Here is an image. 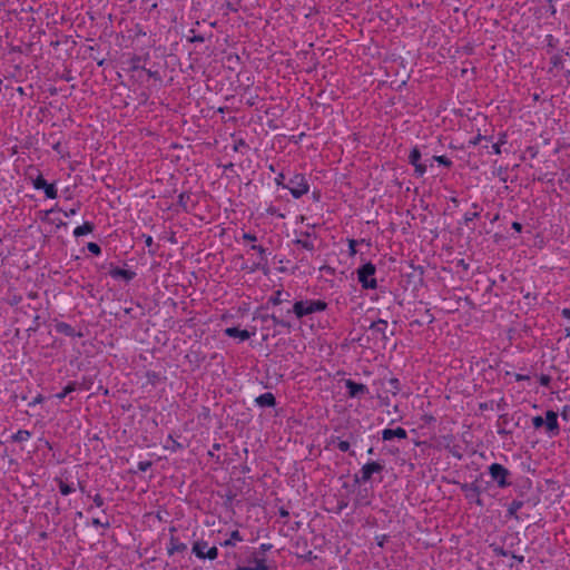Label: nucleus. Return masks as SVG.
<instances>
[{
    "label": "nucleus",
    "instance_id": "f257e3e1",
    "mask_svg": "<svg viewBox=\"0 0 570 570\" xmlns=\"http://www.w3.org/2000/svg\"><path fill=\"white\" fill-rule=\"evenodd\" d=\"M327 308V303L321 299H306V301H297L293 305L292 312L296 315L297 318H302L306 315H311L313 313L323 312ZM288 314L291 311L287 312Z\"/></svg>",
    "mask_w": 570,
    "mask_h": 570
},
{
    "label": "nucleus",
    "instance_id": "f03ea898",
    "mask_svg": "<svg viewBox=\"0 0 570 570\" xmlns=\"http://www.w3.org/2000/svg\"><path fill=\"white\" fill-rule=\"evenodd\" d=\"M283 187L287 188L291 195L296 199L301 198L309 190V185L304 174H295Z\"/></svg>",
    "mask_w": 570,
    "mask_h": 570
},
{
    "label": "nucleus",
    "instance_id": "7ed1b4c3",
    "mask_svg": "<svg viewBox=\"0 0 570 570\" xmlns=\"http://www.w3.org/2000/svg\"><path fill=\"white\" fill-rule=\"evenodd\" d=\"M385 466L379 461H370L365 463L358 473L354 474V482L357 484L367 483L374 474H380Z\"/></svg>",
    "mask_w": 570,
    "mask_h": 570
},
{
    "label": "nucleus",
    "instance_id": "20e7f679",
    "mask_svg": "<svg viewBox=\"0 0 570 570\" xmlns=\"http://www.w3.org/2000/svg\"><path fill=\"white\" fill-rule=\"evenodd\" d=\"M376 267L371 262L365 263L357 269V278L362 287L374 289L377 287V282L374 277Z\"/></svg>",
    "mask_w": 570,
    "mask_h": 570
},
{
    "label": "nucleus",
    "instance_id": "39448f33",
    "mask_svg": "<svg viewBox=\"0 0 570 570\" xmlns=\"http://www.w3.org/2000/svg\"><path fill=\"white\" fill-rule=\"evenodd\" d=\"M488 470L492 481L495 482L500 489L511 485V472L505 466L500 463H492Z\"/></svg>",
    "mask_w": 570,
    "mask_h": 570
},
{
    "label": "nucleus",
    "instance_id": "423d86ee",
    "mask_svg": "<svg viewBox=\"0 0 570 570\" xmlns=\"http://www.w3.org/2000/svg\"><path fill=\"white\" fill-rule=\"evenodd\" d=\"M191 552L198 558V559H209L215 560L218 557V549L217 547L213 546L209 547L208 542L205 540H197L193 543Z\"/></svg>",
    "mask_w": 570,
    "mask_h": 570
},
{
    "label": "nucleus",
    "instance_id": "0eeeda50",
    "mask_svg": "<svg viewBox=\"0 0 570 570\" xmlns=\"http://www.w3.org/2000/svg\"><path fill=\"white\" fill-rule=\"evenodd\" d=\"M460 488L469 502H473L481 508L484 505L483 500L480 498L481 487L479 484V480L471 483H463Z\"/></svg>",
    "mask_w": 570,
    "mask_h": 570
},
{
    "label": "nucleus",
    "instance_id": "6e6552de",
    "mask_svg": "<svg viewBox=\"0 0 570 570\" xmlns=\"http://www.w3.org/2000/svg\"><path fill=\"white\" fill-rule=\"evenodd\" d=\"M36 171L38 173V175L35 178L31 175H29V178L32 180V186L35 187V189H42L47 198H57L58 191L55 184L47 183L42 174L38 169H36Z\"/></svg>",
    "mask_w": 570,
    "mask_h": 570
},
{
    "label": "nucleus",
    "instance_id": "1a4fd4ad",
    "mask_svg": "<svg viewBox=\"0 0 570 570\" xmlns=\"http://www.w3.org/2000/svg\"><path fill=\"white\" fill-rule=\"evenodd\" d=\"M250 250H255L258 254V262L254 263L248 269L249 272L263 271L264 274L268 273V259H267V248L262 245H250Z\"/></svg>",
    "mask_w": 570,
    "mask_h": 570
},
{
    "label": "nucleus",
    "instance_id": "9d476101",
    "mask_svg": "<svg viewBox=\"0 0 570 570\" xmlns=\"http://www.w3.org/2000/svg\"><path fill=\"white\" fill-rule=\"evenodd\" d=\"M544 429L547 434L550 436H557L560 433L558 414L552 410H548L546 412Z\"/></svg>",
    "mask_w": 570,
    "mask_h": 570
},
{
    "label": "nucleus",
    "instance_id": "9b49d317",
    "mask_svg": "<svg viewBox=\"0 0 570 570\" xmlns=\"http://www.w3.org/2000/svg\"><path fill=\"white\" fill-rule=\"evenodd\" d=\"M409 163L414 166V173L416 176L422 177L428 169L426 164L421 163V151L417 147H414L409 155Z\"/></svg>",
    "mask_w": 570,
    "mask_h": 570
},
{
    "label": "nucleus",
    "instance_id": "f8f14e48",
    "mask_svg": "<svg viewBox=\"0 0 570 570\" xmlns=\"http://www.w3.org/2000/svg\"><path fill=\"white\" fill-rule=\"evenodd\" d=\"M387 321L380 318L375 322H372L371 325L368 326V330L372 332L373 335H381L382 340L387 341L389 335H394V331L387 333Z\"/></svg>",
    "mask_w": 570,
    "mask_h": 570
},
{
    "label": "nucleus",
    "instance_id": "ddd939ff",
    "mask_svg": "<svg viewBox=\"0 0 570 570\" xmlns=\"http://www.w3.org/2000/svg\"><path fill=\"white\" fill-rule=\"evenodd\" d=\"M345 387L350 397H360L368 393V387L365 384L357 383L353 380L345 381Z\"/></svg>",
    "mask_w": 570,
    "mask_h": 570
},
{
    "label": "nucleus",
    "instance_id": "4468645a",
    "mask_svg": "<svg viewBox=\"0 0 570 570\" xmlns=\"http://www.w3.org/2000/svg\"><path fill=\"white\" fill-rule=\"evenodd\" d=\"M169 531H170L171 535L169 539V544L167 547V553L169 556H173L175 553L186 551L187 550L186 543L180 542L179 539L174 535V533L176 532V528L171 527L169 529Z\"/></svg>",
    "mask_w": 570,
    "mask_h": 570
},
{
    "label": "nucleus",
    "instance_id": "2eb2a0df",
    "mask_svg": "<svg viewBox=\"0 0 570 570\" xmlns=\"http://www.w3.org/2000/svg\"><path fill=\"white\" fill-rule=\"evenodd\" d=\"M248 566H252V570H276V566L266 564L265 557L257 552L253 553L252 558L248 559Z\"/></svg>",
    "mask_w": 570,
    "mask_h": 570
},
{
    "label": "nucleus",
    "instance_id": "dca6fc26",
    "mask_svg": "<svg viewBox=\"0 0 570 570\" xmlns=\"http://www.w3.org/2000/svg\"><path fill=\"white\" fill-rule=\"evenodd\" d=\"M350 440H354V436L353 434L351 433L350 434V439L348 440H342L341 438L338 436H331L330 441H328V445H335L337 446V449L342 452H348L350 455L354 456L355 455V452L354 451H351V443H350Z\"/></svg>",
    "mask_w": 570,
    "mask_h": 570
},
{
    "label": "nucleus",
    "instance_id": "f3484780",
    "mask_svg": "<svg viewBox=\"0 0 570 570\" xmlns=\"http://www.w3.org/2000/svg\"><path fill=\"white\" fill-rule=\"evenodd\" d=\"M109 275L112 278H122L126 282H130V281H132L135 278L136 273L134 271H130V269H124V268H120L118 266H115V267L110 268Z\"/></svg>",
    "mask_w": 570,
    "mask_h": 570
},
{
    "label": "nucleus",
    "instance_id": "a211bd4d",
    "mask_svg": "<svg viewBox=\"0 0 570 570\" xmlns=\"http://www.w3.org/2000/svg\"><path fill=\"white\" fill-rule=\"evenodd\" d=\"M394 438L406 439L407 432L405 431V429L400 428V426L396 429H385L382 431V439L384 441H390Z\"/></svg>",
    "mask_w": 570,
    "mask_h": 570
},
{
    "label": "nucleus",
    "instance_id": "6ab92c4d",
    "mask_svg": "<svg viewBox=\"0 0 570 570\" xmlns=\"http://www.w3.org/2000/svg\"><path fill=\"white\" fill-rule=\"evenodd\" d=\"M224 333L228 337H238L240 341H246L254 334L247 330H239L238 327H227Z\"/></svg>",
    "mask_w": 570,
    "mask_h": 570
},
{
    "label": "nucleus",
    "instance_id": "aec40b11",
    "mask_svg": "<svg viewBox=\"0 0 570 570\" xmlns=\"http://www.w3.org/2000/svg\"><path fill=\"white\" fill-rule=\"evenodd\" d=\"M255 402L262 407H273L276 405V399L271 392L261 394L256 397Z\"/></svg>",
    "mask_w": 570,
    "mask_h": 570
},
{
    "label": "nucleus",
    "instance_id": "412c9836",
    "mask_svg": "<svg viewBox=\"0 0 570 570\" xmlns=\"http://www.w3.org/2000/svg\"><path fill=\"white\" fill-rule=\"evenodd\" d=\"M291 294L288 292H283L281 289L276 291L267 301V305L272 304L274 306L279 305L283 302H289Z\"/></svg>",
    "mask_w": 570,
    "mask_h": 570
},
{
    "label": "nucleus",
    "instance_id": "4be33fe9",
    "mask_svg": "<svg viewBox=\"0 0 570 570\" xmlns=\"http://www.w3.org/2000/svg\"><path fill=\"white\" fill-rule=\"evenodd\" d=\"M301 235L304 238H296V239L293 240V243L295 245H298V246L303 247L306 250L313 252L315 249V246H314V244L312 242H309L307 239L312 234L308 233V232H303V233H301Z\"/></svg>",
    "mask_w": 570,
    "mask_h": 570
},
{
    "label": "nucleus",
    "instance_id": "5701e85b",
    "mask_svg": "<svg viewBox=\"0 0 570 570\" xmlns=\"http://www.w3.org/2000/svg\"><path fill=\"white\" fill-rule=\"evenodd\" d=\"M56 331L60 334H63L66 336L75 337L76 335L81 336V334H76L75 328L65 322H59L56 324Z\"/></svg>",
    "mask_w": 570,
    "mask_h": 570
},
{
    "label": "nucleus",
    "instance_id": "b1692460",
    "mask_svg": "<svg viewBox=\"0 0 570 570\" xmlns=\"http://www.w3.org/2000/svg\"><path fill=\"white\" fill-rule=\"evenodd\" d=\"M95 229V224L91 222H85L82 225L78 226L73 230L75 237L85 236L87 234L92 233Z\"/></svg>",
    "mask_w": 570,
    "mask_h": 570
},
{
    "label": "nucleus",
    "instance_id": "393cba45",
    "mask_svg": "<svg viewBox=\"0 0 570 570\" xmlns=\"http://www.w3.org/2000/svg\"><path fill=\"white\" fill-rule=\"evenodd\" d=\"M240 541H243V537L240 535V532L238 530H234V531H232L229 539L222 542L220 546H223V547L235 546L236 542H240Z\"/></svg>",
    "mask_w": 570,
    "mask_h": 570
},
{
    "label": "nucleus",
    "instance_id": "a878e982",
    "mask_svg": "<svg viewBox=\"0 0 570 570\" xmlns=\"http://www.w3.org/2000/svg\"><path fill=\"white\" fill-rule=\"evenodd\" d=\"M31 436L30 431L28 430H19L11 436L12 442H23L27 441Z\"/></svg>",
    "mask_w": 570,
    "mask_h": 570
},
{
    "label": "nucleus",
    "instance_id": "bb28decb",
    "mask_svg": "<svg viewBox=\"0 0 570 570\" xmlns=\"http://www.w3.org/2000/svg\"><path fill=\"white\" fill-rule=\"evenodd\" d=\"M436 161L439 163L440 165H443L444 167H448L450 168L452 166V161L450 158H448L446 156H433L431 159H430V166L432 167L433 166V163Z\"/></svg>",
    "mask_w": 570,
    "mask_h": 570
},
{
    "label": "nucleus",
    "instance_id": "cd10ccee",
    "mask_svg": "<svg viewBox=\"0 0 570 570\" xmlns=\"http://www.w3.org/2000/svg\"><path fill=\"white\" fill-rule=\"evenodd\" d=\"M56 482L58 483L59 491L62 495H68L75 491V488L70 487L66 482H63L61 479H56Z\"/></svg>",
    "mask_w": 570,
    "mask_h": 570
},
{
    "label": "nucleus",
    "instance_id": "c85d7f7f",
    "mask_svg": "<svg viewBox=\"0 0 570 570\" xmlns=\"http://www.w3.org/2000/svg\"><path fill=\"white\" fill-rule=\"evenodd\" d=\"M77 389V383L76 382H70L67 386L63 387V390L58 393L56 396L58 399H65L69 393L76 391Z\"/></svg>",
    "mask_w": 570,
    "mask_h": 570
},
{
    "label": "nucleus",
    "instance_id": "c756f323",
    "mask_svg": "<svg viewBox=\"0 0 570 570\" xmlns=\"http://www.w3.org/2000/svg\"><path fill=\"white\" fill-rule=\"evenodd\" d=\"M271 321L273 322V324L276 326V325H279V326H283V327H286V328H289L291 327V323L285 321V320H282L279 317H277L276 315L274 314H271Z\"/></svg>",
    "mask_w": 570,
    "mask_h": 570
},
{
    "label": "nucleus",
    "instance_id": "7c9ffc66",
    "mask_svg": "<svg viewBox=\"0 0 570 570\" xmlns=\"http://www.w3.org/2000/svg\"><path fill=\"white\" fill-rule=\"evenodd\" d=\"M140 61H141V57H139V56H134V57L130 59V65H131L130 69H131V70H138V69H142V70H144V69H145V67H142V66L140 65Z\"/></svg>",
    "mask_w": 570,
    "mask_h": 570
},
{
    "label": "nucleus",
    "instance_id": "2f4dec72",
    "mask_svg": "<svg viewBox=\"0 0 570 570\" xmlns=\"http://www.w3.org/2000/svg\"><path fill=\"white\" fill-rule=\"evenodd\" d=\"M481 140H487L488 142H490L492 140V137L478 134L473 139L469 141V145L476 146L478 144H480Z\"/></svg>",
    "mask_w": 570,
    "mask_h": 570
},
{
    "label": "nucleus",
    "instance_id": "473e14b6",
    "mask_svg": "<svg viewBox=\"0 0 570 570\" xmlns=\"http://www.w3.org/2000/svg\"><path fill=\"white\" fill-rule=\"evenodd\" d=\"M532 425L535 430H539L541 428H544V419L540 415L532 417Z\"/></svg>",
    "mask_w": 570,
    "mask_h": 570
},
{
    "label": "nucleus",
    "instance_id": "72a5a7b5",
    "mask_svg": "<svg viewBox=\"0 0 570 570\" xmlns=\"http://www.w3.org/2000/svg\"><path fill=\"white\" fill-rule=\"evenodd\" d=\"M87 248L94 255H100L101 254V248H100V246L97 243H92V242L88 243L87 244Z\"/></svg>",
    "mask_w": 570,
    "mask_h": 570
},
{
    "label": "nucleus",
    "instance_id": "f704fd0d",
    "mask_svg": "<svg viewBox=\"0 0 570 570\" xmlns=\"http://www.w3.org/2000/svg\"><path fill=\"white\" fill-rule=\"evenodd\" d=\"M190 198V195L187 194V193H181L179 196H178V204L184 208L186 209L187 208V202L189 200Z\"/></svg>",
    "mask_w": 570,
    "mask_h": 570
},
{
    "label": "nucleus",
    "instance_id": "c9c22d12",
    "mask_svg": "<svg viewBox=\"0 0 570 570\" xmlns=\"http://www.w3.org/2000/svg\"><path fill=\"white\" fill-rule=\"evenodd\" d=\"M507 517H509V518H513V519H515L517 521L522 520V518L518 514V510H515V509H514L513 507H511L510 504L508 505Z\"/></svg>",
    "mask_w": 570,
    "mask_h": 570
},
{
    "label": "nucleus",
    "instance_id": "e433bc0d",
    "mask_svg": "<svg viewBox=\"0 0 570 570\" xmlns=\"http://www.w3.org/2000/svg\"><path fill=\"white\" fill-rule=\"evenodd\" d=\"M539 383L540 385L544 386V387H550V384H551V376L550 375H547V374H541L539 376Z\"/></svg>",
    "mask_w": 570,
    "mask_h": 570
},
{
    "label": "nucleus",
    "instance_id": "4c0bfd02",
    "mask_svg": "<svg viewBox=\"0 0 570 570\" xmlns=\"http://www.w3.org/2000/svg\"><path fill=\"white\" fill-rule=\"evenodd\" d=\"M153 465V462L151 461H140L138 462L137 464V469L138 471H141V472H145L147 471L148 469H150Z\"/></svg>",
    "mask_w": 570,
    "mask_h": 570
},
{
    "label": "nucleus",
    "instance_id": "58836bf2",
    "mask_svg": "<svg viewBox=\"0 0 570 570\" xmlns=\"http://www.w3.org/2000/svg\"><path fill=\"white\" fill-rule=\"evenodd\" d=\"M551 63L553 65V67H562L563 66V59H562V56L561 55H554L553 57H551Z\"/></svg>",
    "mask_w": 570,
    "mask_h": 570
},
{
    "label": "nucleus",
    "instance_id": "ea45409f",
    "mask_svg": "<svg viewBox=\"0 0 570 570\" xmlns=\"http://www.w3.org/2000/svg\"><path fill=\"white\" fill-rule=\"evenodd\" d=\"M479 216H480L479 212L465 213L463 219H464L465 224H469L470 222L478 218Z\"/></svg>",
    "mask_w": 570,
    "mask_h": 570
},
{
    "label": "nucleus",
    "instance_id": "a19ab883",
    "mask_svg": "<svg viewBox=\"0 0 570 570\" xmlns=\"http://www.w3.org/2000/svg\"><path fill=\"white\" fill-rule=\"evenodd\" d=\"M272 548H273V544H271V543H262L258 548V551H256V552L264 557L265 553L267 551H269Z\"/></svg>",
    "mask_w": 570,
    "mask_h": 570
},
{
    "label": "nucleus",
    "instance_id": "79ce46f5",
    "mask_svg": "<svg viewBox=\"0 0 570 570\" xmlns=\"http://www.w3.org/2000/svg\"><path fill=\"white\" fill-rule=\"evenodd\" d=\"M242 238H243V240L248 242V243H254L257 240L256 235L252 234V233H244Z\"/></svg>",
    "mask_w": 570,
    "mask_h": 570
},
{
    "label": "nucleus",
    "instance_id": "37998d69",
    "mask_svg": "<svg viewBox=\"0 0 570 570\" xmlns=\"http://www.w3.org/2000/svg\"><path fill=\"white\" fill-rule=\"evenodd\" d=\"M92 525L95 527H102V528H109L110 527V523L108 521L106 522H102L100 519L98 518H94L92 519Z\"/></svg>",
    "mask_w": 570,
    "mask_h": 570
},
{
    "label": "nucleus",
    "instance_id": "c03bdc74",
    "mask_svg": "<svg viewBox=\"0 0 570 570\" xmlns=\"http://www.w3.org/2000/svg\"><path fill=\"white\" fill-rule=\"evenodd\" d=\"M389 535L386 534H381V535H376L375 540L377 542V546L383 548L384 547V543L389 540Z\"/></svg>",
    "mask_w": 570,
    "mask_h": 570
},
{
    "label": "nucleus",
    "instance_id": "a18cd8bd",
    "mask_svg": "<svg viewBox=\"0 0 570 570\" xmlns=\"http://www.w3.org/2000/svg\"><path fill=\"white\" fill-rule=\"evenodd\" d=\"M356 245H357V240H355V239L348 240V250H350L351 256H354L356 254V248H355Z\"/></svg>",
    "mask_w": 570,
    "mask_h": 570
},
{
    "label": "nucleus",
    "instance_id": "49530a36",
    "mask_svg": "<svg viewBox=\"0 0 570 570\" xmlns=\"http://www.w3.org/2000/svg\"><path fill=\"white\" fill-rule=\"evenodd\" d=\"M546 40L549 48H556L558 40L552 35H548Z\"/></svg>",
    "mask_w": 570,
    "mask_h": 570
},
{
    "label": "nucleus",
    "instance_id": "de8ad7c7",
    "mask_svg": "<svg viewBox=\"0 0 570 570\" xmlns=\"http://www.w3.org/2000/svg\"><path fill=\"white\" fill-rule=\"evenodd\" d=\"M94 503L98 508L102 507L104 505V498L100 494H96L94 497Z\"/></svg>",
    "mask_w": 570,
    "mask_h": 570
},
{
    "label": "nucleus",
    "instance_id": "09e8293b",
    "mask_svg": "<svg viewBox=\"0 0 570 570\" xmlns=\"http://www.w3.org/2000/svg\"><path fill=\"white\" fill-rule=\"evenodd\" d=\"M511 507H513L515 510H520L523 505H524V501L522 500H513L511 503H510Z\"/></svg>",
    "mask_w": 570,
    "mask_h": 570
},
{
    "label": "nucleus",
    "instance_id": "8fccbe9b",
    "mask_svg": "<svg viewBox=\"0 0 570 570\" xmlns=\"http://www.w3.org/2000/svg\"><path fill=\"white\" fill-rule=\"evenodd\" d=\"M43 401H45V397L41 394H39L29 403V406H35L36 404H40Z\"/></svg>",
    "mask_w": 570,
    "mask_h": 570
},
{
    "label": "nucleus",
    "instance_id": "3c124183",
    "mask_svg": "<svg viewBox=\"0 0 570 570\" xmlns=\"http://www.w3.org/2000/svg\"><path fill=\"white\" fill-rule=\"evenodd\" d=\"M188 41L190 42H204L205 37L202 35H194L193 37L188 38Z\"/></svg>",
    "mask_w": 570,
    "mask_h": 570
},
{
    "label": "nucleus",
    "instance_id": "603ef678",
    "mask_svg": "<svg viewBox=\"0 0 570 570\" xmlns=\"http://www.w3.org/2000/svg\"><path fill=\"white\" fill-rule=\"evenodd\" d=\"M301 558H304L305 560L311 561L312 559H315L316 557L313 554L312 550H307L304 554L299 556Z\"/></svg>",
    "mask_w": 570,
    "mask_h": 570
},
{
    "label": "nucleus",
    "instance_id": "864d4df0",
    "mask_svg": "<svg viewBox=\"0 0 570 570\" xmlns=\"http://www.w3.org/2000/svg\"><path fill=\"white\" fill-rule=\"evenodd\" d=\"M493 154L500 155L501 154V145L497 141L492 144L491 146Z\"/></svg>",
    "mask_w": 570,
    "mask_h": 570
},
{
    "label": "nucleus",
    "instance_id": "5fc2aeb1",
    "mask_svg": "<svg viewBox=\"0 0 570 570\" xmlns=\"http://www.w3.org/2000/svg\"><path fill=\"white\" fill-rule=\"evenodd\" d=\"M144 70L146 71L148 77L155 78V79H160L158 71H151L150 69H146V68Z\"/></svg>",
    "mask_w": 570,
    "mask_h": 570
},
{
    "label": "nucleus",
    "instance_id": "6e6d98bb",
    "mask_svg": "<svg viewBox=\"0 0 570 570\" xmlns=\"http://www.w3.org/2000/svg\"><path fill=\"white\" fill-rule=\"evenodd\" d=\"M79 207H80V204H78V206H77L76 208H71V209H70V210H68V212H66V210H65V212H63V215H65L66 217H69V216L76 215V214H77V212H78V209H79Z\"/></svg>",
    "mask_w": 570,
    "mask_h": 570
},
{
    "label": "nucleus",
    "instance_id": "4d7b16f0",
    "mask_svg": "<svg viewBox=\"0 0 570 570\" xmlns=\"http://www.w3.org/2000/svg\"><path fill=\"white\" fill-rule=\"evenodd\" d=\"M494 552L497 556H502V557H507L509 554V552L507 550H504L503 548H495Z\"/></svg>",
    "mask_w": 570,
    "mask_h": 570
},
{
    "label": "nucleus",
    "instance_id": "13d9d810",
    "mask_svg": "<svg viewBox=\"0 0 570 570\" xmlns=\"http://www.w3.org/2000/svg\"><path fill=\"white\" fill-rule=\"evenodd\" d=\"M346 507H347V501H345V500H341V501H338V504H337V512H341V511H342V510H344Z\"/></svg>",
    "mask_w": 570,
    "mask_h": 570
},
{
    "label": "nucleus",
    "instance_id": "bf43d9fd",
    "mask_svg": "<svg viewBox=\"0 0 570 570\" xmlns=\"http://www.w3.org/2000/svg\"><path fill=\"white\" fill-rule=\"evenodd\" d=\"M284 179H285V175L281 173V174L276 177V179H275V180H276V184H277V185L283 186V185H285V184H284Z\"/></svg>",
    "mask_w": 570,
    "mask_h": 570
},
{
    "label": "nucleus",
    "instance_id": "052dcab7",
    "mask_svg": "<svg viewBox=\"0 0 570 570\" xmlns=\"http://www.w3.org/2000/svg\"><path fill=\"white\" fill-rule=\"evenodd\" d=\"M144 237H145V245H146L147 247H151V246H153V244H154L153 237H151V236H149V235H147V236H146V235H144Z\"/></svg>",
    "mask_w": 570,
    "mask_h": 570
},
{
    "label": "nucleus",
    "instance_id": "680f3d73",
    "mask_svg": "<svg viewBox=\"0 0 570 570\" xmlns=\"http://www.w3.org/2000/svg\"><path fill=\"white\" fill-rule=\"evenodd\" d=\"M512 228L517 232V233H520L522 230V224H520L519 222H513L512 223Z\"/></svg>",
    "mask_w": 570,
    "mask_h": 570
},
{
    "label": "nucleus",
    "instance_id": "e2e57ef3",
    "mask_svg": "<svg viewBox=\"0 0 570 570\" xmlns=\"http://www.w3.org/2000/svg\"><path fill=\"white\" fill-rule=\"evenodd\" d=\"M278 513L282 518H288L289 517V512L285 509V508H279L278 510Z\"/></svg>",
    "mask_w": 570,
    "mask_h": 570
},
{
    "label": "nucleus",
    "instance_id": "0e129e2a",
    "mask_svg": "<svg viewBox=\"0 0 570 570\" xmlns=\"http://www.w3.org/2000/svg\"><path fill=\"white\" fill-rule=\"evenodd\" d=\"M507 137H508V136H507V134H505V132L501 134V135H500V137H499L498 142H499L501 146H502V145H504V144H507Z\"/></svg>",
    "mask_w": 570,
    "mask_h": 570
},
{
    "label": "nucleus",
    "instance_id": "69168bd1",
    "mask_svg": "<svg viewBox=\"0 0 570 570\" xmlns=\"http://www.w3.org/2000/svg\"><path fill=\"white\" fill-rule=\"evenodd\" d=\"M61 147H62V146H61V142H60V141H57V142L52 146L53 150H56L58 154H62V148H61Z\"/></svg>",
    "mask_w": 570,
    "mask_h": 570
},
{
    "label": "nucleus",
    "instance_id": "338daca9",
    "mask_svg": "<svg viewBox=\"0 0 570 570\" xmlns=\"http://www.w3.org/2000/svg\"><path fill=\"white\" fill-rule=\"evenodd\" d=\"M511 557L519 563H522L524 561V557L523 556H518L515 553H511Z\"/></svg>",
    "mask_w": 570,
    "mask_h": 570
},
{
    "label": "nucleus",
    "instance_id": "774afa93",
    "mask_svg": "<svg viewBox=\"0 0 570 570\" xmlns=\"http://www.w3.org/2000/svg\"><path fill=\"white\" fill-rule=\"evenodd\" d=\"M562 316L570 320V308H563L561 312Z\"/></svg>",
    "mask_w": 570,
    "mask_h": 570
}]
</instances>
